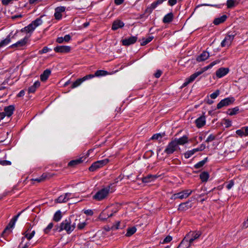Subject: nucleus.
Returning <instances> with one entry per match:
<instances>
[{"instance_id":"f8f14e48","label":"nucleus","mask_w":248,"mask_h":248,"mask_svg":"<svg viewBox=\"0 0 248 248\" xmlns=\"http://www.w3.org/2000/svg\"><path fill=\"white\" fill-rule=\"evenodd\" d=\"M30 37L25 36L23 39L17 41L16 43L11 45L10 48H18L26 46L28 40V38Z\"/></svg>"},{"instance_id":"473e14b6","label":"nucleus","mask_w":248,"mask_h":248,"mask_svg":"<svg viewBox=\"0 0 248 248\" xmlns=\"http://www.w3.org/2000/svg\"><path fill=\"white\" fill-rule=\"evenodd\" d=\"M137 229L135 227L128 228L127 230V232L125 235L127 237H129L135 233Z\"/></svg>"},{"instance_id":"13d9d810","label":"nucleus","mask_w":248,"mask_h":248,"mask_svg":"<svg viewBox=\"0 0 248 248\" xmlns=\"http://www.w3.org/2000/svg\"><path fill=\"white\" fill-rule=\"evenodd\" d=\"M54 16L55 19L57 20H60L62 18V14L59 13H57L56 11H55V14H54Z\"/></svg>"},{"instance_id":"6e6552de","label":"nucleus","mask_w":248,"mask_h":248,"mask_svg":"<svg viewBox=\"0 0 248 248\" xmlns=\"http://www.w3.org/2000/svg\"><path fill=\"white\" fill-rule=\"evenodd\" d=\"M23 212L21 211V212L19 213L16 216H15L10 221L7 227L5 228V229L2 232V234L3 235L4 233H6L7 232H10L11 231L10 230L11 229H12L14 228L15 223L16 221L17 220L18 217H19L21 213Z\"/></svg>"},{"instance_id":"0eeeda50","label":"nucleus","mask_w":248,"mask_h":248,"mask_svg":"<svg viewBox=\"0 0 248 248\" xmlns=\"http://www.w3.org/2000/svg\"><path fill=\"white\" fill-rule=\"evenodd\" d=\"M194 190L190 189H186L179 193L172 195L171 199L175 200L177 199H183L187 198Z\"/></svg>"},{"instance_id":"f3484780","label":"nucleus","mask_w":248,"mask_h":248,"mask_svg":"<svg viewBox=\"0 0 248 248\" xmlns=\"http://www.w3.org/2000/svg\"><path fill=\"white\" fill-rule=\"evenodd\" d=\"M174 142L176 143V145L178 147L179 145H183L185 143L188 142V137L186 136H184L182 137L179 139H175L173 140Z\"/></svg>"},{"instance_id":"052dcab7","label":"nucleus","mask_w":248,"mask_h":248,"mask_svg":"<svg viewBox=\"0 0 248 248\" xmlns=\"http://www.w3.org/2000/svg\"><path fill=\"white\" fill-rule=\"evenodd\" d=\"M162 72L161 70H157V71L154 74V76L155 78H159L161 74H162Z\"/></svg>"},{"instance_id":"2eb2a0df","label":"nucleus","mask_w":248,"mask_h":248,"mask_svg":"<svg viewBox=\"0 0 248 248\" xmlns=\"http://www.w3.org/2000/svg\"><path fill=\"white\" fill-rule=\"evenodd\" d=\"M137 37L131 36L128 38H125L122 40V44L124 46H129L130 45L134 44L137 40Z\"/></svg>"},{"instance_id":"72a5a7b5","label":"nucleus","mask_w":248,"mask_h":248,"mask_svg":"<svg viewBox=\"0 0 248 248\" xmlns=\"http://www.w3.org/2000/svg\"><path fill=\"white\" fill-rule=\"evenodd\" d=\"M200 177L202 182H206L209 178V174L207 172L203 171L201 173Z\"/></svg>"},{"instance_id":"c9c22d12","label":"nucleus","mask_w":248,"mask_h":248,"mask_svg":"<svg viewBox=\"0 0 248 248\" xmlns=\"http://www.w3.org/2000/svg\"><path fill=\"white\" fill-rule=\"evenodd\" d=\"M108 74V72L107 71L99 70H97L95 72V74L93 75V76H94V77L106 76Z\"/></svg>"},{"instance_id":"2f4dec72","label":"nucleus","mask_w":248,"mask_h":248,"mask_svg":"<svg viewBox=\"0 0 248 248\" xmlns=\"http://www.w3.org/2000/svg\"><path fill=\"white\" fill-rule=\"evenodd\" d=\"M83 161L81 158L77 159L75 160H73L70 161L68 163V166L70 167H75V166L81 163Z\"/></svg>"},{"instance_id":"4be33fe9","label":"nucleus","mask_w":248,"mask_h":248,"mask_svg":"<svg viewBox=\"0 0 248 248\" xmlns=\"http://www.w3.org/2000/svg\"><path fill=\"white\" fill-rule=\"evenodd\" d=\"M124 24L119 20H115L113 22L112 25V30L115 31L119 28H121L124 27Z\"/></svg>"},{"instance_id":"ddd939ff","label":"nucleus","mask_w":248,"mask_h":248,"mask_svg":"<svg viewBox=\"0 0 248 248\" xmlns=\"http://www.w3.org/2000/svg\"><path fill=\"white\" fill-rule=\"evenodd\" d=\"M56 52L65 53L69 52L71 50V47L66 46H60L55 47L54 49Z\"/></svg>"},{"instance_id":"a878e982","label":"nucleus","mask_w":248,"mask_h":248,"mask_svg":"<svg viewBox=\"0 0 248 248\" xmlns=\"http://www.w3.org/2000/svg\"><path fill=\"white\" fill-rule=\"evenodd\" d=\"M51 74V71L49 69L45 70L43 74L40 76V79L42 81H45L47 80L48 77Z\"/></svg>"},{"instance_id":"c85d7f7f","label":"nucleus","mask_w":248,"mask_h":248,"mask_svg":"<svg viewBox=\"0 0 248 248\" xmlns=\"http://www.w3.org/2000/svg\"><path fill=\"white\" fill-rule=\"evenodd\" d=\"M71 38V36L69 34L65 35L64 37H60L57 39V42L58 43H62L64 41L68 42L70 40Z\"/></svg>"},{"instance_id":"f03ea898","label":"nucleus","mask_w":248,"mask_h":248,"mask_svg":"<svg viewBox=\"0 0 248 248\" xmlns=\"http://www.w3.org/2000/svg\"><path fill=\"white\" fill-rule=\"evenodd\" d=\"M219 61L217 60L212 62L209 65L204 68V70L198 71L193 74L191 75L190 77L186 78V81L183 83L182 87L186 86L189 83L193 81L197 77L201 75L204 71L207 70L209 68L212 67L213 66L218 63Z\"/></svg>"},{"instance_id":"e2e57ef3","label":"nucleus","mask_w":248,"mask_h":248,"mask_svg":"<svg viewBox=\"0 0 248 248\" xmlns=\"http://www.w3.org/2000/svg\"><path fill=\"white\" fill-rule=\"evenodd\" d=\"M234 185V183L232 181L229 182V184L226 186V187L228 189H230Z\"/></svg>"},{"instance_id":"de8ad7c7","label":"nucleus","mask_w":248,"mask_h":248,"mask_svg":"<svg viewBox=\"0 0 248 248\" xmlns=\"http://www.w3.org/2000/svg\"><path fill=\"white\" fill-rule=\"evenodd\" d=\"M65 10V7L64 6L58 7L55 9V11L57 12V13H62L64 12Z\"/></svg>"},{"instance_id":"f704fd0d","label":"nucleus","mask_w":248,"mask_h":248,"mask_svg":"<svg viewBox=\"0 0 248 248\" xmlns=\"http://www.w3.org/2000/svg\"><path fill=\"white\" fill-rule=\"evenodd\" d=\"M236 0H228L227 1V6L228 8H232L237 4Z\"/></svg>"},{"instance_id":"7c9ffc66","label":"nucleus","mask_w":248,"mask_h":248,"mask_svg":"<svg viewBox=\"0 0 248 248\" xmlns=\"http://www.w3.org/2000/svg\"><path fill=\"white\" fill-rule=\"evenodd\" d=\"M193 242V239H190L188 237V235H186L182 240V244L183 245L184 243H185L186 244H187L188 247L190 248L191 246L192 245Z\"/></svg>"},{"instance_id":"338daca9","label":"nucleus","mask_w":248,"mask_h":248,"mask_svg":"<svg viewBox=\"0 0 248 248\" xmlns=\"http://www.w3.org/2000/svg\"><path fill=\"white\" fill-rule=\"evenodd\" d=\"M243 227L244 228H247L248 227V218H247L246 221H245L243 223Z\"/></svg>"},{"instance_id":"864d4df0","label":"nucleus","mask_w":248,"mask_h":248,"mask_svg":"<svg viewBox=\"0 0 248 248\" xmlns=\"http://www.w3.org/2000/svg\"><path fill=\"white\" fill-rule=\"evenodd\" d=\"M0 164L2 166H8L11 164V162L7 160H0Z\"/></svg>"},{"instance_id":"37998d69","label":"nucleus","mask_w":248,"mask_h":248,"mask_svg":"<svg viewBox=\"0 0 248 248\" xmlns=\"http://www.w3.org/2000/svg\"><path fill=\"white\" fill-rule=\"evenodd\" d=\"M153 39V36H150L146 39H143V41L141 42L140 45L141 46H145L149 42H150Z\"/></svg>"},{"instance_id":"393cba45","label":"nucleus","mask_w":248,"mask_h":248,"mask_svg":"<svg viewBox=\"0 0 248 248\" xmlns=\"http://www.w3.org/2000/svg\"><path fill=\"white\" fill-rule=\"evenodd\" d=\"M174 16L172 13H170L164 16L163 18V22L164 23H169L172 21Z\"/></svg>"},{"instance_id":"49530a36","label":"nucleus","mask_w":248,"mask_h":248,"mask_svg":"<svg viewBox=\"0 0 248 248\" xmlns=\"http://www.w3.org/2000/svg\"><path fill=\"white\" fill-rule=\"evenodd\" d=\"M53 226V224L52 223H50L48 226L46 227V228L44 230V232L46 233H47L50 230L52 229Z\"/></svg>"},{"instance_id":"a19ab883","label":"nucleus","mask_w":248,"mask_h":248,"mask_svg":"<svg viewBox=\"0 0 248 248\" xmlns=\"http://www.w3.org/2000/svg\"><path fill=\"white\" fill-rule=\"evenodd\" d=\"M239 111V108L238 107H235V108H234L232 109H229L228 110V114L230 115H235L236 114H237L238 113Z\"/></svg>"},{"instance_id":"0e129e2a","label":"nucleus","mask_w":248,"mask_h":248,"mask_svg":"<svg viewBox=\"0 0 248 248\" xmlns=\"http://www.w3.org/2000/svg\"><path fill=\"white\" fill-rule=\"evenodd\" d=\"M120 224V222H119V221L117 222L115 225H114L111 227V229L112 230H116V229H119Z\"/></svg>"},{"instance_id":"f257e3e1","label":"nucleus","mask_w":248,"mask_h":248,"mask_svg":"<svg viewBox=\"0 0 248 248\" xmlns=\"http://www.w3.org/2000/svg\"><path fill=\"white\" fill-rule=\"evenodd\" d=\"M76 222H78L79 220L76 219L75 222L72 224L70 218L65 219L61 223L58 231L60 232L63 230H65L67 233H70L76 228L77 224Z\"/></svg>"},{"instance_id":"09e8293b","label":"nucleus","mask_w":248,"mask_h":248,"mask_svg":"<svg viewBox=\"0 0 248 248\" xmlns=\"http://www.w3.org/2000/svg\"><path fill=\"white\" fill-rule=\"evenodd\" d=\"M25 239V237L22 238V241L19 244L18 246V248H28L29 245V243H27L26 244H25L23 247H22V243Z\"/></svg>"},{"instance_id":"39448f33","label":"nucleus","mask_w":248,"mask_h":248,"mask_svg":"<svg viewBox=\"0 0 248 248\" xmlns=\"http://www.w3.org/2000/svg\"><path fill=\"white\" fill-rule=\"evenodd\" d=\"M236 35V32L235 31L229 32L224 40L222 41L221 46L222 47L230 46Z\"/></svg>"},{"instance_id":"4468645a","label":"nucleus","mask_w":248,"mask_h":248,"mask_svg":"<svg viewBox=\"0 0 248 248\" xmlns=\"http://www.w3.org/2000/svg\"><path fill=\"white\" fill-rule=\"evenodd\" d=\"M71 193H66L59 196L56 201L58 203L66 202L71 198Z\"/></svg>"},{"instance_id":"4c0bfd02","label":"nucleus","mask_w":248,"mask_h":248,"mask_svg":"<svg viewBox=\"0 0 248 248\" xmlns=\"http://www.w3.org/2000/svg\"><path fill=\"white\" fill-rule=\"evenodd\" d=\"M62 215L60 211H57L53 217V220L56 222L59 221L62 218Z\"/></svg>"},{"instance_id":"5fc2aeb1","label":"nucleus","mask_w":248,"mask_h":248,"mask_svg":"<svg viewBox=\"0 0 248 248\" xmlns=\"http://www.w3.org/2000/svg\"><path fill=\"white\" fill-rule=\"evenodd\" d=\"M86 223L85 222H79L78 223V228L79 230L83 229L85 226H86Z\"/></svg>"},{"instance_id":"e433bc0d","label":"nucleus","mask_w":248,"mask_h":248,"mask_svg":"<svg viewBox=\"0 0 248 248\" xmlns=\"http://www.w3.org/2000/svg\"><path fill=\"white\" fill-rule=\"evenodd\" d=\"M11 42V38L10 35H8L6 38L1 41L0 42V47H2L8 45Z\"/></svg>"},{"instance_id":"9b49d317","label":"nucleus","mask_w":248,"mask_h":248,"mask_svg":"<svg viewBox=\"0 0 248 248\" xmlns=\"http://www.w3.org/2000/svg\"><path fill=\"white\" fill-rule=\"evenodd\" d=\"M177 146L176 145V143L172 140H171L167 145L164 153L167 155H170L173 154L175 151L177 150Z\"/></svg>"},{"instance_id":"774afa93","label":"nucleus","mask_w":248,"mask_h":248,"mask_svg":"<svg viewBox=\"0 0 248 248\" xmlns=\"http://www.w3.org/2000/svg\"><path fill=\"white\" fill-rule=\"evenodd\" d=\"M242 128H244L245 136H248V127H244Z\"/></svg>"},{"instance_id":"9d476101","label":"nucleus","mask_w":248,"mask_h":248,"mask_svg":"<svg viewBox=\"0 0 248 248\" xmlns=\"http://www.w3.org/2000/svg\"><path fill=\"white\" fill-rule=\"evenodd\" d=\"M93 78H94V76H93L92 74H90L85 76L82 78H78L72 84L71 88L72 89L76 88L79 86L83 81Z\"/></svg>"},{"instance_id":"ea45409f","label":"nucleus","mask_w":248,"mask_h":248,"mask_svg":"<svg viewBox=\"0 0 248 248\" xmlns=\"http://www.w3.org/2000/svg\"><path fill=\"white\" fill-rule=\"evenodd\" d=\"M35 233V231H32L30 234H29L27 232H25L23 234L24 235L25 238H27L28 240H30L34 235Z\"/></svg>"},{"instance_id":"c03bdc74","label":"nucleus","mask_w":248,"mask_h":248,"mask_svg":"<svg viewBox=\"0 0 248 248\" xmlns=\"http://www.w3.org/2000/svg\"><path fill=\"white\" fill-rule=\"evenodd\" d=\"M194 154V152L193 151V150H192L188 151L186 153H185L184 154V156L186 158H188Z\"/></svg>"},{"instance_id":"412c9836","label":"nucleus","mask_w":248,"mask_h":248,"mask_svg":"<svg viewBox=\"0 0 248 248\" xmlns=\"http://www.w3.org/2000/svg\"><path fill=\"white\" fill-rule=\"evenodd\" d=\"M195 123L197 127L201 128L205 124V116H202L200 117L195 121Z\"/></svg>"},{"instance_id":"603ef678","label":"nucleus","mask_w":248,"mask_h":248,"mask_svg":"<svg viewBox=\"0 0 248 248\" xmlns=\"http://www.w3.org/2000/svg\"><path fill=\"white\" fill-rule=\"evenodd\" d=\"M51 50V49L47 46H45L43 48L39 51L40 54L46 53L49 51Z\"/></svg>"},{"instance_id":"a211bd4d","label":"nucleus","mask_w":248,"mask_h":248,"mask_svg":"<svg viewBox=\"0 0 248 248\" xmlns=\"http://www.w3.org/2000/svg\"><path fill=\"white\" fill-rule=\"evenodd\" d=\"M209 56V52L206 51H204L197 57L196 60L199 62H202L207 60Z\"/></svg>"},{"instance_id":"8fccbe9b","label":"nucleus","mask_w":248,"mask_h":248,"mask_svg":"<svg viewBox=\"0 0 248 248\" xmlns=\"http://www.w3.org/2000/svg\"><path fill=\"white\" fill-rule=\"evenodd\" d=\"M236 133L240 137L245 136L244 128H242L240 129L236 130Z\"/></svg>"},{"instance_id":"20e7f679","label":"nucleus","mask_w":248,"mask_h":248,"mask_svg":"<svg viewBox=\"0 0 248 248\" xmlns=\"http://www.w3.org/2000/svg\"><path fill=\"white\" fill-rule=\"evenodd\" d=\"M43 21L41 18H37L28 26L21 29V31L22 32L26 31L28 33L32 32L37 27L41 25Z\"/></svg>"},{"instance_id":"aec40b11","label":"nucleus","mask_w":248,"mask_h":248,"mask_svg":"<svg viewBox=\"0 0 248 248\" xmlns=\"http://www.w3.org/2000/svg\"><path fill=\"white\" fill-rule=\"evenodd\" d=\"M202 233L200 231H195V232H190L188 233H187L186 235H188V237L190 239H193V241L199 238V237L201 235Z\"/></svg>"},{"instance_id":"3c124183","label":"nucleus","mask_w":248,"mask_h":248,"mask_svg":"<svg viewBox=\"0 0 248 248\" xmlns=\"http://www.w3.org/2000/svg\"><path fill=\"white\" fill-rule=\"evenodd\" d=\"M215 138H216L215 136H214L212 134H211L207 138V139L206 140V142H209L212 141L213 140H214L215 139Z\"/></svg>"},{"instance_id":"dca6fc26","label":"nucleus","mask_w":248,"mask_h":248,"mask_svg":"<svg viewBox=\"0 0 248 248\" xmlns=\"http://www.w3.org/2000/svg\"><path fill=\"white\" fill-rule=\"evenodd\" d=\"M229 71L228 68L221 67L216 71V76L218 78H221L227 75Z\"/></svg>"},{"instance_id":"6e6d98bb","label":"nucleus","mask_w":248,"mask_h":248,"mask_svg":"<svg viewBox=\"0 0 248 248\" xmlns=\"http://www.w3.org/2000/svg\"><path fill=\"white\" fill-rule=\"evenodd\" d=\"M172 237L169 235L167 236L163 240V244L168 243L172 240Z\"/></svg>"},{"instance_id":"69168bd1","label":"nucleus","mask_w":248,"mask_h":248,"mask_svg":"<svg viewBox=\"0 0 248 248\" xmlns=\"http://www.w3.org/2000/svg\"><path fill=\"white\" fill-rule=\"evenodd\" d=\"M47 175L48 174H46V173H43L42 176L40 177L41 180H42V181H44V180H45L46 178L47 177Z\"/></svg>"},{"instance_id":"680f3d73","label":"nucleus","mask_w":248,"mask_h":248,"mask_svg":"<svg viewBox=\"0 0 248 248\" xmlns=\"http://www.w3.org/2000/svg\"><path fill=\"white\" fill-rule=\"evenodd\" d=\"M177 248H189L187 246V244H186L185 243H184V244L183 245L182 241L180 243V244L179 245Z\"/></svg>"},{"instance_id":"7ed1b4c3","label":"nucleus","mask_w":248,"mask_h":248,"mask_svg":"<svg viewBox=\"0 0 248 248\" xmlns=\"http://www.w3.org/2000/svg\"><path fill=\"white\" fill-rule=\"evenodd\" d=\"M112 185V184H111L98 191L93 196V199L97 201H101L106 198L109 193H111L113 191L112 187H111Z\"/></svg>"},{"instance_id":"cd10ccee","label":"nucleus","mask_w":248,"mask_h":248,"mask_svg":"<svg viewBox=\"0 0 248 248\" xmlns=\"http://www.w3.org/2000/svg\"><path fill=\"white\" fill-rule=\"evenodd\" d=\"M191 207V204H189V202L182 203L179 204L178 210L180 211H186Z\"/></svg>"},{"instance_id":"423d86ee","label":"nucleus","mask_w":248,"mask_h":248,"mask_svg":"<svg viewBox=\"0 0 248 248\" xmlns=\"http://www.w3.org/2000/svg\"><path fill=\"white\" fill-rule=\"evenodd\" d=\"M108 162L109 160L107 158L96 161L92 164L89 167V170L90 171H94L106 165Z\"/></svg>"},{"instance_id":"a18cd8bd","label":"nucleus","mask_w":248,"mask_h":248,"mask_svg":"<svg viewBox=\"0 0 248 248\" xmlns=\"http://www.w3.org/2000/svg\"><path fill=\"white\" fill-rule=\"evenodd\" d=\"M219 93V91L218 90H217L216 91V92L211 94L210 97L212 99H215L218 96Z\"/></svg>"},{"instance_id":"1a4fd4ad","label":"nucleus","mask_w":248,"mask_h":248,"mask_svg":"<svg viewBox=\"0 0 248 248\" xmlns=\"http://www.w3.org/2000/svg\"><path fill=\"white\" fill-rule=\"evenodd\" d=\"M235 99L233 97H227L221 100L217 105V108L220 109L223 107L228 106L232 104Z\"/></svg>"},{"instance_id":"b1692460","label":"nucleus","mask_w":248,"mask_h":248,"mask_svg":"<svg viewBox=\"0 0 248 248\" xmlns=\"http://www.w3.org/2000/svg\"><path fill=\"white\" fill-rule=\"evenodd\" d=\"M14 109V106L13 105H10L8 107H5L4 109V112L7 116L10 117L13 113Z\"/></svg>"},{"instance_id":"5701e85b","label":"nucleus","mask_w":248,"mask_h":248,"mask_svg":"<svg viewBox=\"0 0 248 248\" xmlns=\"http://www.w3.org/2000/svg\"><path fill=\"white\" fill-rule=\"evenodd\" d=\"M158 177L156 175L149 174L142 178V182L145 183L151 182Z\"/></svg>"},{"instance_id":"79ce46f5","label":"nucleus","mask_w":248,"mask_h":248,"mask_svg":"<svg viewBox=\"0 0 248 248\" xmlns=\"http://www.w3.org/2000/svg\"><path fill=\"white\" fill-rule=\"evenodd\" d=\"M165 134L164 133H163V134H160V133H158V134H154L151 138V139L152 140H159V139H161L164 136Z\"/></svg>"},{"instance_id":"4d7b16f0","label":"nucleus","mask_w":248,"mask_h":248,"mask_svg":"<svg viewBox=\"0 0 248 248\" xmlns=\"http://www.w3.org/2000/svg\"><path fill=\"white\" fill-rule=\"evenodd\" d=\"M181 0H169L168 4L170 6H172L174 5L178 1H180Z\"/></svg>"},{"instance_id":"58836bf2","label":"nucleus","mask_w":248,"mask_h":248,"mask_svg":"<svg viewBox=\"0 0 248 248\" xmlns=\"http://www.w3.org/2000/svg\"><path fill=\"white\" fill-rule=\"evenodd\" d=\"M207 158L206 157L203 160L200 161L199 162H198V163L194 165V168L197 169L201 168L205 164V163L207 161Z\"/></svg>"},{"instance_id":"bb28decb","label":"nucleus","mask_w":248,"mask_h":248,"mask_svg":"<svg viewBox=\"0 0 248 248\" xmlns=\"http://www.w3.org/2000/svg\"><path fill=\"white\" fill-rule=\"evenodd\" d=\"M226 15H223L219 17L216 18L214 19L213 23L215 25H217L224 22L227 19Z\"/></svg>"},{"instance_id":"c756f323","label":"nucleus","mask_w":248,"mask_h":248,"mask_svg":"<svg viewBox=\"0 0 248 248\" xmlns=\"http://www.w3.org/2000/svg\"><path fill=\"white\" fill-rule=\"evenodd\" d=\"M40 85V83L38 81H35L33 85L31 86L29 89H28V93H34L36 89L38 88Z\"/></svg>"},{"instance_id":"bf43d9fd","label":"nucleus","mask_w":248,"mask_h":248,"mask_svg":"<svg viewBox=\"0 0 248 248\" xmlns=\"http://www.w3.org/2000/svg\"><path fill=\"white\" fill-rule=\"evenodd\" d=\"M84 213L87 215L92 216L93 214L92 210L88 209L84 211Z\"/></svg>"},{"instance_id":"6ab92c4d","label":"nucleus","mask_w":248,"mask_h":248,"mask_svg":"<svg viewBox=\"0 0 248 248\" xmlns=\"http://www.w3.org/2000/svg\"><path fill=\"white\" fill-rule=\"evenodd\" d=\"M116 212L117 211H115L113 213L109 214L106 210H104L100 214L99 217L101 220H105L108 218L113 216V214L116 213Z\"/></svg>"}]
</instances>
